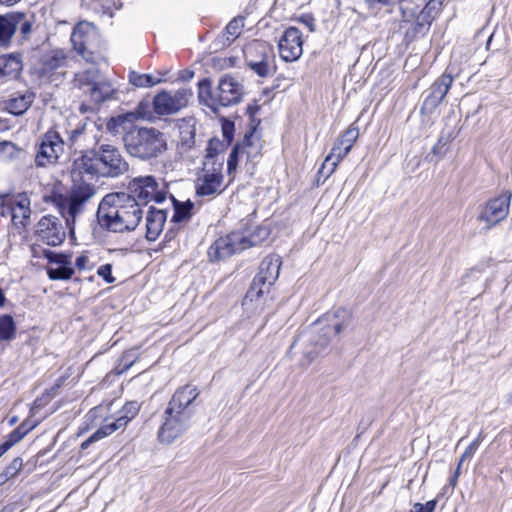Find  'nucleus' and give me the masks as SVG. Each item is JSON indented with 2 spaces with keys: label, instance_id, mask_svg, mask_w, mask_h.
<instances>
[{
  "label": "nucleus",
  "instance_id": "f257e3e1",
  "mask_svg": "<svg viewBox=\"0 0 512 512\" xmlns=\"http://www.w3.org/2000/svg\"><path fill=\"white\" fill-rule=\"evenodd\" d=\"M143 216L141 204L128 193L107 194L98 206L99 223L113 232L134 230Z\"/></svg>",
  "mask_w": 512,
  "mask_h": 512
},
{
  "label": "nucleus",
  "instance_id": "f03ea898",
  "mask_svg": "<svg viewBox=\"0 0 512 512\" xmlns=\"http://www.w3.org/2000/svg\"><path fill=\"white\" fill-rule=\"evenodd\" d=\"M129 170V164L122 156L119 149L110 144H101L97 148L84 152L75 158L71 168L73 178L82 173L116 178Z\"/></svg>",
  "mask_w": 512,
  "mask_h": 512
},
{
  "label": "nucleus",
  "instance_id": "7ed1b4c3",
  "mask_svg": "<svg viewBox=\"0 0 512 512\" xmlns=\"http://www.w3.org/2000/svg\"><path fill=\"white\" fill-rule=\"evenodd\" d=\"M199 396L196 386L187 384L172 395L164 413V422L158 437L163 443H171L188 428L192 416L191 405Z\"/></svg>",
  "mask_w": 512,
  "mask_h": 512
},
{
  "label": "nucleus",
  "instance_id": "20e7f679",
  "mask_svg": "<svg viewBox=\"0 0 512 512\" xmlns=\"http://www.w3.org/2000/svg\"><path fill=\"white\" fill-rule=\"evenodd\" d=\"M140 405L136 401L127 402L121 411V415L112 420L108 406H98L91 409L85 417V426L79 431V435L93 429L99 428L81 444V449H87L91 443L99 441L117 430H123L127 424L138 414Z\"/></svg>",
  "mask_w": 512,
  "mask_h": 512
},
{
  "label": "nucleus",
  "instance_id": "39448f33",
  "mask_svg": "<svg viewBox=\"0 0 512 512\" xmlns=\"http://www.w3.org/2000/svg\"><path fill=\"white\" fill-rule=\"evenodd\" d=\"M123 140L127 153L141 160L157 158L168 150L167 136L153 127L134 129Z\"/></svg>",
  "mask_w": 512,
  "mask_h": 512
},
{
  "label": "nucleus",
  "instance_id": "423d86ee",
  "mask_svg": "<svg viewBox=\"0 0 512 512\" xmlns=\"http://www.w3.org/2000/svg\"><path fill=\"white\" fill-rule=\"evenodd\" d=\"M243 94L242 84L229 75L221 77L215 88L212 87L209 79H203L198 83L200 102L214 111L219 107L238 104L242 100Z\"/></svg>",
  "mask_w": 512,
  "mask_h": 512
},
{
  "label": "nucleus",
  "instance_id": "0eeeda50",
  "mask_svg": "<svg viewBox=\"0 0 512 512\" xmlns=\"http://www.w3.org/2000/svg\"><path fill=\"white\" fill-rule=\"evenodd\" d=\"M96 190V187L90 183L74 184L69 195L59 199L60 212L65 218L71 233L73 232L71 224L74 223L76 216L81 213L85 203L95 196Z\"/></svg>",
  "mask_w": 512,
  "mask_h": 512
},
{
  "label": "nucleus",
  "instance_id": "6e6552de",
  "mask_svg": "<svg viewBox=\"0 0 512 512\" xmlns=\"http://www.w3.org/2000/svg\"><path fill=\"white\" fill-rule=\"evenodd\" d=\"M75 85L87 93L95 103L103 102L112 97L114 88L99 70L91 67L75 75Z\"/></svg>",
  "mask_w": 512,
  "mask_h": 512
},
{
  "label": "nucleus",
  "instance_id": "1a4fd4ad",
  "mask_svg": "<svg viewBox=\"0 0 512 512\" xmlns=\"http://www.w3.org/2000/svg\"><path fill=\"white\" fill-rule=\"evenodd\" d=\"M341 315L344 316L345 311L338 309L335 312L327 313L316 322L314 330L316 331L321 326L325 329V333L317 340L311 339V342L315 345V348L312 350H307L304 353L306 358L305 366H308L320 353V351L328 344L331 335H337L341 333L346 327L347 321H339V317Z\"/></svg>",
  "mask_w": 512,
  "mask_h": 512
},
{
  "label": "nucleus",
  "instance_id": "9d476101",
  "mask_svg": "<svg viewBox=\"0 0 512 512\" xmlns=\"http://www.w3.org/2000/svg\"><path fill=\"white\" fill-rule=\"evenodd\" d=\"M511 197L512 193L510 191H504L482 206L477 220L484 224L483 228L485 230L492 229L508 216Z\"/></svg>",
  "mask_w": 512,
  "mask_h": 512
},
{
  "label": "nucleus",
  "instance_id": "9b49d317",
  "mask_svg": "<svg viewBox=\"0 0 512 512\" xmlns=\"http://www.w3.org/2000/svg\"><path fill=\"white\" fill-rule=\"evenodd\" d=\"M128 190L140 204H147L150 201L162 203L166 199V192L159 187V183L151 175L132 179L128 184Z\"/></svg>",
  "mask_w": 512,
  "mask_h": 512
},
{
  "label": "nucleus",
  "instance_id": "f8f14e48",
  "mask_svg": "<svg viewBox=\"0 0 512 512\" xmlns=\"http://www.w3.org/2000/svg\"><path fill=\"white\" fill-rule=\"evenodd\" d=\"M359 131L355 126H350L342 136L334 143L330 154L325 158L321 171L329 167L326 177H329L338 164L348 155L354 143L358 139Z\"/></svg>",
  "mask_w": 512,
  "mask_h": 512
},
{
  "label": "nucleus",
  "instance_id": "ddd939ff",
  "mask_svg": "<svg viewBox=\"0 0 512 512\" xmlns=\"http://www.w3.org/2000/svg\"><path fill=\"white\" fill-rule=\"evenodd\" d=\"M63 153V139L58 132L50 130L42 136L35 156V163L38 167L53 165Z\"/></svg>",
  "mask_w": 512,
  "mask_h": 512
},
{
  "label": "nucleus",
  "instance_id": "4468645a",
  "mask_svg": "<svg viewBox=\"0 0 512 512\" xmlns=\"http://www.w3.org/2000/svg\"><path fill=\"white\" fill-rule=\"evenodd\" d=\"M192 95L190 89H179L173 93L162 91L154 97V111L158 115L175 114L188 105Z\"/></svg>",
  "mask_w": 512,
  "mask_h": 512
},
{
  "label": "nucleus",
  "instance_id": "2eb2a0df",
  "mask_svg": "<svg viewBox=\"0 0 512 512\" xmlns=\"http://www.w3.org/2000/svg\"><path fill=\"white\" fill-rule=\"evenodd\" d=\"M222 168L220 164L213 167L203 166L196 179V193L198 196L212 197L220 195L226 189L223 183Z\"/></svg>",
  "mask_w": 512,
  "mask_h": 512
},
{
  "label": "nucleus",
  "instance_id": "dca6fc26",
  "mask_svg": "<svg viewBox=\"0 0 512 512\" xmlns=\"http://www.w3.org/2000/svg\"><path fill=\"white\" fill-rule=\"evenodd\" d=\"M30 213V201L26 195L6 198L0 206V216L10 217L16 228L26 226Z\"/></svg>",
  "mask_w": 512,
  "mask_h": 512
},
{
  "label": "nucleus",
  "instance_id": "f3484780",
  "mask_svg": "<svg viewBox=\"0 0 512 512\" xmlns=\"http://www.w3.org/2000/svg\"><path fill=\"white\" fill-rule=\"evenodd\" d=\"M96 27L88 21H80L73 29L71 42L74 50L84 59H90V49L97 39Z\"/></svg>",
  "mask_w": 512,
  "mask_h": 512
},
{
  "label": "nucleus",
  "instance_id": "a211bd4d",
  "mask_svg": "<svg viewBox=\"0 0 512 512\" xmlns=\"http://www.w3.org/2000/svg\"><path fill=\"white\" fill-rule=\"evenodd\" d=\"M37 241L49 246L61 244L65 238V232L61 221L54 216H43L36 227Z\"/></svg>",
  "mask_w": 512,
  "mask_h": 512
},
{
  "label": "nucleus",
  "instance_id": "6ab92c4d",
  "mask_svg": "<svg viewBox=\"0 0 512 512\" xmlns=\"http://www.w3.org/2000/svg\"><path fill=\"white\" fill-rule=\"evenodd\" d=\"M281 58L286 62L298 60L303 53V39L299 29L287 28L278 43Z\"/></svg>",
  "mask_w": 512,
  "mask_h": 512
},
{
  "label": "nucleus",
  "instance_id": "aec40b11",
  "mask_svg": "<svg viewBox=\"0 0 512 512\" xmlns=\"http://www.w3.org/2000/svg\"><path fill=\"white\" fill-rule=\"evenodd\" d=\"M251 242L238 232H233L227 236L218 238L209 249V256H230L241 253Z\"/></svg>",
  "mask_w": 512,
  "mask_h": 512
},
{
  "label": "nucleus",
  "instance_id": "412c9836",
  "mask_svg": "<svg viewBox=\"0 0 512 512\" xmlns=\"http://www.w3.org/2000/svg\"><path fill=\"white\" fill-rule=\"evenodd\" d=\"M452 83L453 77L449 74H443L436 80L429 89V94L424 101L423 109H433L440 105Z\"/></svg>",
  "mask_w": 512,
  "mask_h": 512
},
{
  "label": "nucleus",
  "instance_id": "4be33fe9",
  "mask_svg": "<svg viewBox=\"0 0 512 512\" xmlns=\"http://www.w3.org/2000/svg\"><path fill=\"white\" fill-rule=\"evenodd\" d=\"M68 58L64 51L53 50L47 53L42 60L41 76L50 77L58 70L67 66Z\"/></svg>",
  "mask_w": 512,
  "mask_h": 512
},
{
  "label": "nucleus",
  "instance_id": "5701e85b",
  "mask_svg": "<svg viewBox=\"0 0 512 512\" xmlns=\"http://www.w3.org/2000/svg\"><path fill=\"white\" fill-rule=\"evenodd\" d=\"M47 274L51 280H67L74 274V268L68 258H49Z\"/></svg>",
  "mask_w": 512,
  "mask_h": 512
},
{
  "label": "nucleus",
  "instance_id": "b1692460",
  "mask_svg": "<svg viewBox=\"0 0 512 512\" xmlns=\"http://www.w3.org/2000/svg\"><path fill=\"white\" fill-rule=\"evenodd\" d=\"M166 221V212L163 209L150 208L146 215V237L155 240L162 232Z\"/></svg>",
  "mask_w": 512,
  "mask_h": 512
},
{
  "label": "nucleus",
  "instance_id": "393cba45",
  "mask_svg": "<svg viewBox=\"0 0 512 512\" xmlns=\"http://www.w3.org/2000/svg\"><path fill=\"white\" fill-rule=\"evenodd\" d=\"M280 267V258H265L260 265V272L256 278L263 285H272L279 276Z\"/></svg>",
  "mask_w": 512,
  "mask_h": 512
},
{
  "label": "nucleus",
  "instance_id": "a878e982",
  "mask_svg": "<svg viewBox=\"0 0 512 512\" xmlns=\"http://www.w3.org/2000/svg\"><path fill=\"white\" fill-rule=\"evenodd\" d=\"M20 20V15H0V47L10 44Z\"/></svg>",
  "mask_w": 512,
  "mask_h": 512
},
{
  "label": "nucleus",
  "instance_id": "bb28decb",
  "mask_svg": "<svg viewBox=\"0 0 512 512\" xmlns=\"http://www.w3.org/2000/svg\"><path fill=\"white\" fill-rule=\"evenodd\" d=\"M33 99L31 92L14 93L7 100L6 109L14 115H21L30 107Z\"/></svg>",
  "mask_w": 512,
  "mask_h": 512
},
{
  "label": "nucleus",
  "instance_id": "cd10ccee",
  "mask_svg": "<svg viewBox=\"0 0 512 512\" xmlns=\"http://www.w3.org/2000/svg\"><path fill=\"white\" fill-rule=\"evenodd\" d=\"M22 69V62L18 55L10 54L0 56V74L15 79Z\"/></svg>",
  "mask_w": 512,
  "mask_h": 512
},
{
  "label": "nucleus",
  "instance_id": "c85d7f7f",
  "mask_svg": "<svg viewBox=\"0 0 512 512\" xmlns=\"http://www.w3.org/2000/svg\"><path fill=\"white\" fill-rule=\"evenodd\" d=\"M270 286L271 285L268 284L263 285L259 282V279L255 278L245 295L243 304L246 305L248 303H260L261 300H263V303H265L267 300L265 295L269 294Z\"/></svg>",
  "mask_w": 512,
  "mask_h": 512
},
{
  "label": "nucleus",
  "instance_id": "c756f323",
  "mask_svg": "<svg viewBox=\"0 0 512 512\" xmlns=\"http://www.w3.org/2000/svg\"><path fill=\"white\" fill-rule=\"evenodd\" d=\"M222 144L217 139H212L209 141L208 146L206 148V155L203 161V166L207 167L209 163V167L216 166V164H220L223 167V157L219 156L220 149Z\"/></svg>",
  "mask_w": 512,
  "mask_h": 512
},
{
  "label": "nucleus",
  "instance_id": "7c9ffc66",
  "mask_svg": "<svg viewBox=\"0 0 512 512\" xmlns=\"http://www.w3.org/2000/svg\"><path fill=\"white\" fill-rule=\"evenodd\" d=\"M129 81L136 87L139 88H147L153 87L161 82H163L162 78H155L150 74H140L137 72H131L129 75Z\"/></svg>",
  "mask_w": 512,
  "mask_h": 512
},
{
  "label": "nucleus",
  "instance_id": "2f4dec72",
  "mask_svg": "<svg viewBox=\"0 0 512 512\" xmlns=\"http://www.w3.org/2000/svg\"><path fill=\"white\" fill-rule=\"evenodd\" d=\"M170 198L174 206V215L172 217L173 221L181 222L188 219L191 215L193 204L190 201L183 203L179 202L173 196H170Z\"/></svg>",
  "mask_w": 512,
  "mask_h": 512
},
{
  "label": "nucleus",
  "instance_id": "473e14b6",
  "mask_svg": "<svg viewBox=\"0 0 512 512\" xmlns=\"http://www.w3.org/2000/svg\"><path fill=\"white\" fill-rule=\"evenodd\" d=\"M15 324L9 315H0V340H10L15 335Z\"/></svg>",
  "mask_w": 512,
  "mask_h": 512
},
{
  "label": "nucleus",
  "instance_id": "72a5a7b5",
  "mask_svg": "<svg viewBox=\"0 0 512 512\" xmlns=\"http://www.w3.org/2000/svg\"><path fill=\"white\" fill-rule=\"evenodd\" d=\"M244 27V18L236 17L231 20L225 28V35L227 41L231 42L240 36Z\"/></svg>",
  "mask_w": 512,
  "mask_h": 512
},
{
  "label": "nucleus",
  "instance_id": "f704fd0d",
  "mask_svg": "<svg viewBox=\"0 0 512 512\" xmlns=\"http://www.w3.org/2000/svg\"><path fill=\"white\" fill-rule=\"evenodd\" d=\"M249 67L260 77H267L274 72V67L269 63L267 57L260 61H249Z\"/></svg>",
  "mask_w": 512,
  "mask_h": 512
},
{
  "label": "nucleus",
  "instance_id": "c9c22d12",
  "mask_svg": "<svg viewBox=\"0 0 512 512\" xmlns=\"http://www.w3.org/2000/svg\"><path fill=\"white\" fill-rule=\"evenodd\" d=\"M22 468V460L15 458L0 474V486L4 485L9 479L15 477Z\"/></svg>",
  "mask_w": 512,
  "mask_h": 512
},
{
  "label": "nucleus",
  "instance_id": "e433bc0d",
  "mask_svg": "<svg viewBox=\"0 0 512 512\" xmlns=\"http://www.w3.org/2000/svg\"><path fill=\"white\" fill-rule=\"evenodd\" d=\"M246 142H248L247 139H244L243 143L240 144V145H237L236 147H234V149L231 151L230 155H229V158H228V161H227V167H228V172L231 173L232 171H234L236 169V165H237V155L239 153H243L245 152V144Z\"/></svg>",
  "mask_w": 512,
  "mask_h": 512
},
{
  "label": "nucleus",
  "instance_id": "4c0bfd02",
  "mask_svg": "<svg viewBox=\"0 0 512 512\" xmlns=\"http://www.w3.org/2000/svg\"><path fill=\"white\" fill-rule=\"evenodd\" d=\"M181 143L187 148L194 144V130L192 127L185 125L180 126Z\"/></svg>",
  "mask_w": 512,
  "mask_h": 512
},
{
  "label": "nucleus",
  "instance_id": "58836bf2",
  "mask_svg": "<svg viewBox=\"0 0 512 512\" xmlns=\"http://www.w3.org/2000/svg\"><path fill=\"white\" fill-rule=\"evenodd\" d=\"M87 133L86 124H82L72 130L69 134L68 141L71 147L77 146L80 139Z\"/></svg>",
  "mask_w": 512,
  "mask_h": 512
},
{
  "label": "nucleus",
  "instance_id": "ea45409f",
  "mask_svg": "<svg viewBox=\"0 0 512 512\" xmlns=\"http://www.w3.org/2000/svg\"><path fill=\"white\" fill-rule=\"evenodd\" d=\"M476 448V443H473L465 452L464 454L462 455V458L458 464V467L454 473V475L451 477L450 479V485L452 488H454L457 484V480H458V477L460 475V469H461V465H462V462L464 460V458L470 456L472 453H473V450Z\"/></svg>",
  "mask_w": 512,
  "mask_h": 512
},
{
  "label": "nucleus",
  "instance_id": "a19ab883",
  "mask_svg": "<svg viewBox=\"0 0 512 512\" xmlns=\"http://www.w3.org/2000/svg\"><path fill=\"white\" fill-rule=\"evenodd\" d=\"M437 506V500L427 501L425 504L415 503L410 512H434Z\"/></svg>",
  "mask_w": 512,
  "mask_h": 512
},
{
  "label": "nucleus",
  "instance_id": "79ce46f5",
  "mask_svg": "<svg viewBox=\"0 0 512 512\" xmlns=\"http://www.w3.org/2000/svg\"><path fill=\"white\" fill-rule=\"evenodd\" d=\"M98 275L103 277L107 283H113L115 278L111 275V265H103L97 271Z\"/></svg>",
  "mask_w": 512,
  "mask_h": 512
},
{
  "label": "nucleus",
  "instance_id": "37998d69",
  "mask_svg": "<svg viewBox=\"0 0 512 512\" xmlns=\"http://www.w3.org/2000/svg\"><path fill=\"white\" fill-rule=\"evenodd\" d=\"M24 239V235L21 231H19L17 234L13 233L9 236V242H10V253L18 252L17 249H14V246L19 245Z\"/></svg>",
  "mask_w": 512,
  "mask_h": 512
},
{
  "label": "nucleus",
  "instance_id": "c03bdc74",
  "mask_svg": "<svg viewBox=\"0 0 512 512\" xmlns=\"http://www.w3.org/2000/svg\"><path fill=\"white\" fill-rule=\"evenodd\" d=\"M25 425L22 424L17 430L13 431L10 435V439L7 442H13L15 444L28 432L29 429H24Z\"/></svg>",
  "mask_w": 512,
  "mask_h": 512
},
{
  "label": "nucleus",
  "instance_id": "a18cd8bd",
  "mask_svg": "<svg viewBox=\"0 0 512 512\" xmlns=\"http://www.w3.org/2000/svg\"><path fill=\"white\" fill-rule=\"evenodd\" d=\"M124 122V118L122 116H118L117 118H111L107 122V129L113 133L117 132V127Z\"/></svg>",
  "mask_w": 512,
  "mask_h": 512
},
{
  "label": "nucleus",
  "instance_id": "49530a36",
  "mask_svg": "<svg viewBox=\"0 0 512 512\" xmlns=\"http://www.w3.org/2000/svg\"><path fill=\"white\" fill-rule=\"evenodd\" d=\"M21 16V20L18 24H20V31L23 36H27L31 33L32 30V24L30 21H23V16Z\"/></svg>",
  "mask_w": 512,
  "mask_h": 512
},
{
  "label": "nucleus",
  "instance_id": "de8ad7c7",
  "mask_svg": "<svg viewBox=\"0 0 512 512\" xmlns=\"http://www.w3.org/2000/svg\"><path fill=\"white\" fill-rule=\"evenodd\" d=\"M299 21L303 23L310 32L314 31V19L311 16H302L299 18Z\"/></svg>",
  "mask_w": 512,
  "mask_h": 512
},
{
  "label": "nucleus",
  "instance_id": "09e8293b",
  "mask_svg": "<svg viewBox=\"0 0 512 512\" xmlns=\"http://www.w3.org/2000/svg\"><path fill=\"white\" fill-rule=\"evenodd\" d=\"M366 2L370 7H375L378 4H380L382 6H386V5L390 4V0H366Z\"/></svg>",
  "mask_w": 512,
  "mask_h": 512
},
{
  "label": "nucleus",
  "instance_id": "8fccbe9b",
  "mask_svg": "<svg viewBox=\"0 0 512 512\" xmlns=\"http://www.w3.org/2000/svg\"><path fill=\"white\" fill-rule=\"evenodd\" d=\"M13 446V442H4L0 445V457Z\"/></svg>",
  "mask_w": 512,
  "mask_h": 512
},
{
  "label": "nucleus",
  "instance_id": "3c124183",
  "mask_svg": "<svg viewBox=\"0 0 512 512\" xmlns=\"http://www.w3.org/2000/svg\"><path fill=\"white\" fill-rule=\"evenodd\" d=\"M19 1L20 0H0V4L5 5V6H13L16 3H18Z\"/></svg>",
  "mask_w": 512,
  "mask_h": 512
},
{
  "label": "nucleus",
  "instance_id": "603ef678",
  "mask_svg": "<svg viewBox=\"0 0 512 512\" xmlns=\"http://www.w3.org/2000/svg\"><path fill=\"white\" fill-rule=\"evenodd\" d=\"M5 295H4V292L3 290L0 288V307H3L4 304H5Z\"/></svg>",
  "mask_w": 512,
  "mask_h": 512
},
{
  "label": "nucleus",
  "instance_id": "864d4df0",
  "mask_svg": "<svg viewBox=\"0 0 512 512\" xmlns=\"http://www.w3.org/2000/svg\"><path fill=\"white\" fill-rule=\"evenodd\" d=\"M43 256H47V257H50V256H65L64 254H55L51 251H46L44 250L43 251Z\"/></svg>",
  "mask_w": 512,
  "mask_h": 512
},
{
  "label": "nucleus",
  "instance_id": "5fc2aeb1",
  "mask_svg": "<svg viewBox=\"0 0 512 512\" xmlns=\"http://www.w3.org/2000/svg\"><path fill=\"white\" fill-rule=\"evenodd\" d=\"M143 106H144V104H143V103H140V105H139V109H141Z\"/></svg>",
  "mask_w": 512,
  "mask_h": 512
},
{
  "label": "nucleus",
  "instance_id": "6e6d98bb",
  "mask_svg": "<svg viewBox=\"0 0 512 512\" xmlns=\"http://www.w3.org/2000/svg\"><path fill=\"white\" fill-rule=\"evenodd\" d=\"M81 260L82 258L79 259L78 266H81Z\"/></svg>",
  "mask_w": 512,
  "mask_h": 512
}]
</instances>
